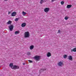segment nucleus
Listing matches in <instances>:
<instances>
[{
  "label": "nucleus",
  "mask_w": 76,
  "mask_h": 76,
  "mask_svg": "<svg viewBox=\"0 0 76 76\" xmlns=\"http://www.w3.org/2000/svg\"><path fill=\"white\" fill-rule=\"evenodd\" d=\"M33 58L36 61H39L40 58H41V56H34Z\"/></svg>",
  "instance_id": "nucleus-1"
},
{
  "label": "nucleus",
  "mask_w": 76,
  "mask_h": 76,
  "mask_svg": "<svg viewBox=\"0 0 76 76\" xmlns=\"http://www.w3.org/2000/svg\"><path fill=\"white\" fill-rule=\"evenodd\" d=\"M25 38H29L30 37V34L28 31L24 33Z\"/></svg>",
  "instance_id": "nucleus-2"
},
{
  "label": "nucleus",
  "mask_w": 76,
  "mask_h": 76,
  "mask_svg": "<svg viewBox=\"0 0 76 76\" xmlns=\"http://www.w3.org/2000/svg\"><path fill=\"white\" fill-rule=\"evenodd\" d=\"M19 69V66L15 65L13 66L12 69L15 70V69Z\"/></svg>",
  "instance_id": "nucleus-3"
},
{
  "label": "nucleus",
  "mask_w": 76,
  "mask_h": 76,
  "mask_svg": "<svg viewBox=\"0 0 76 76\" xmlns=\"http://www.w3.org/2000/svg\"><path fill=\"white\" fill-rule=\"evenodd\" d=\"M50 9L49 8H46L44 9V11L45 12L47 13L49 12Z\"/></svg>",
  "instance_id": "nucleus-4"
},
{
  "label": "nucleus",
  "mask_w": 76,
  "mask_h": 76,
  "mask_svg": "<svg viewBox=\"0 0 76 76\" xmlns=\"http://www.w3.org/2000/svg\"><path fill=\"white\" fill-rule=\"evenodd\" d=\"M9 28L10 31H12V29H13V26L11 25L9 27Z\"/></svg>",
  "instance_id": "nucleus-5"
},
{
  "label": "nucleus",
  "mask_w": 76,
  "mask_h": 76,
  "mask_svg": "<svg viewBox=\"0 0 76 76\" xmlns=\"http://www.w3.org/2000/svg\"><path fill=\"white\" fill-rule=\"evenodd\" d=\"M16 15V12H14L11 14V16H15Z\"/></svg>",
  "instance_id": "nucleus-6"
},
{
  "label": "nucleus",
  "mask_w": 76,
  "mask_h": 76,
  "mask_svg": "<svg viewBox=\"0 0 76 76\" xmlns=\"http://www.w3.org/2000/svg\"><path fill=\"white\" fill-rule=\"evenodd\" d=\"M68 58L69 60H71V61H72L73 60L72 59L73 58L72 57V56H68Z\"/></svg>",
  "instance_id": "nucleus-7"
},
{
  "label": "nucleus",
  "mask_w": 76,
  "mask_h": 76,
  "mask_svg": "<svg viewBox=\"0 0 76 76\" xmlns=\"http://www.w3.org/2000/svg\"><path fill=\"white\" fill-rule=\"evenodd\" d=\"M13 63H11L10 64L9 66L11 67V69H12L13 67Z\"/></svg>",
  "instance_id": "nucleus-8"
},
{
  "label": "nucleus",
  "mask_w": 76,
  "mask_h": 76,
  "mask_svg": "<svg viewBox=\"0 0 76 76\" xmlns=\"http://www.w3.org/2000/svg\"><path fill=\"white\" fill-rule=\"evenodd\" d=\"M25 26H26V23H23L21 24V26L22 28L25 27Z\"/></svg>",
  "instance_id": "nucleus-9"
},
{
  "label": "nucleus",
  "mask_w": 76,
  "mask_h": 76,
  "mask_svg": "<svg viewBox=\"0 0 76 76\" xmlns=\"http://www.w3.org/2000/svg\"><path fill=\"white\" fill-rule=\"evenodd\" d=\"M72 5H67V9H70V8L72 7Z\"/></svg>",
  "instance_id": "nucleus-10"
},
{
  "label": "nucleus",
  "mask_w": 76,
  "mask_h": 76,
  "mask_svg": "<svg viewBox=\"0 0 76 76\" xmlns=\"http://www.w3.org/2000/svg\"><path fill=\"white\" fill-rule=\"evenodd\" d=\"M47 56L48 57H50V56H51V55L50 53L48 52L47 55Z\"/></svg>",
  "instance_id": "nucleus-11"
},
{
  "label": "nucleus",
  "mask_w": 76,
  "mask_h": 76,
  "mask_svg": "<svg viewBox=\"0 0 76 76\" xmlns=\"http://www.w3.org/2000/svg\"><path fill=\"white\" fill-rule=\"evenodd\" d=\"M62 65H63V62L60 61L58 63V65L59 66H61Z\"/></svg>",
  "instance_id": "nucleus-12"
},
{
  "label": "nucleus",
  "mask_w": 76,
  "mask_h": 76,
  "mask_svg": "<svg viewBox=\"0 0 76 76\" xmlns=\"http://www.w3.org/2000/svg\"><path fill=\"white\" fill-rule=\"evenodd\" d=\"M7 23L8 25H10L12 23V21L9 20L8 22Z\"/></svg>",
  "instance_id": "nucleus-13"
},
{
  "label": "nucleus",
  "mask_w": 76,
  "mask_h": 76,
  "mask_svg": "<svg viewBox=\"0 0 76 76\" xmlns=\"http://www.w3.org/2000/svg\"><path fill=\"white\" fill-rule=\"evenodd\" d=\"M71 51L72 52L73 51H74V52H76V48H74L73 49L71 50Z\"/></svg>",
  "instance_id": "nucleus-14"
},
{
  "label": "nucleus",
  "mask_w": 76,
  "mask_h": 76,
  "mask_svg": "<svg viewBox=\"0 0 76 76\" xmlns=\"http://www.w3.org/2000/svg\"><path fill=\"white\" fill-rule=\"evenodd\" d=\"M19 33H20L19 31H17L15 32V35H17V34H19Z\"/></svg>",
  "instance_id": "nucleus-15"
},
{
  "label": "nucleus",
  "mask_w": 76,
  "mask_h": 76,
  "mask_svg": "<svg viewBox=\"0 0 76 76\" xmlns=\"http://www.w3.org/2000/svg\"><path fill=\"white\" fill-rule=\"evenodd\" d=\"M46 70V69H41L40 70V72H44V71H45Z\"/></svg>",
  "instance_id": "nucleus-16"
},
{
  "label": "nucleus",
  "mask_w": 76,
  "mask_h": 76,
  "mask_svg": "<svg viewBox=\"0 0 76 76\" xmlns=\"http://www.w3.org/2000/svg\"><path fill=\"white\" fill-rule=\"evenodd\" d=\"M22 14L23 16H25V15H26V13L25 12H24V11H23L22 12Z\"/></svg>",
  "instance_id": "nucleus-17"
},
{
  "label": "nucleus",
  "mask_w": 76,
  "mask_h": 76,
  "mask_svg": "<svg viewBox=\"0 0 76 76\" xmlns=\"http://www.w3.org/2000/svg\"><path fill=\"white\" fill-rule=\"evenodd\" d=\"M61 5H63V4H64V2L63 1H62L61 2Z\"/></svg>",
  "instance_id": "nucleus-18"
},
{
  "label": "nucleus",
  "mask_w": 76,
  "mask_h": 76,
  "mask_svg": "<svg viewBox=\"0 0 76 76\" xmlns=\"http://www.w3.org/2000/svg\"><path fill=\"white\" fill-rule=\"evenodd\" d=\"M18 20H19V18H16L15 20V21L16 22H17V21H18Z\"/></svg>",
  "instance_id": "nucleus-19"
},
{
  "label": "nucleus",
  "mask_w": 76,
  "mask_h": 76,
  "mask_svg": "<svg viewBox=\"0 0 76 76\" xmlns=\"http://www.w3.org/2000/svg\"><path fill=\"white\" fill-rule=\"evenodd\" d=\"M64 58H67V55H65L64 56Z\"/></svg>",
  "instance_id": "nucleus-20"
},
{
  "label": "nucleus",
  "mask_w": 76,
  "mask_h": 76,
  "mask_svg": "<svg viewBox=\"0 0 76 76\" xmlns=\"http://www.w3.org/2000/svg\"><path fill=\"white\" fill-rule=\"evenodd\" d=\"M43 2H44V1H43V0H41L40 3L41 4H42Z\"/></svg>",
  "instance_id": "nucleus-21"
},
{
  "label": "nucleus",
  "mask_w": 76,
  "mask_h": 76,
  "mask_svg": "<svg viewBox=\"0 0 76 76\" xmlns=\"http://www.w3.org/2000/svg\"><path fill=\"white\" fill-rule=\"evenodd\" d=\"M34 48V45H31L30 46V48Z\"/></svg>",
  "instance_id": "nucleus-22"
},
{
  "label": "nucleus",
  "mask_w": 76,
  "mask_h": 76,
  "mask_svg": "<svg viewBox=\"0 0 76 76\" xmlns=\"http://www.w3.org/2000/svg\"><path fill=\"white\" fill-rule=\"evenodd\" d=\"M27 54L28 55H30L31 54V53L29 52H28Z\"/></svg>",
  "instance_id": "nucleus-23"
},
{
  "label": "nucleus",
  "mask_w": 76,
  "mask_h": 76,
  "mask_svg": "<svg viewBox=\"0 0 76 76\" xmlns=\"http://www.w3.org/2000/svg\"><path fill=\"white\" fill-rule=\"evenodd\" d=\"M28 61H29V63H32V61L31 60H29Z\"/></svg>",
  "instance_id": "nucleus-24"
},
{
  "label": "nucleus",
  "mask_w": 76,
  "mask_h": 76,
  "mask_svg": "<svg viewBox=\"0 0 76 76\" xmlns=\"http://www.w3.org/2000/svg\"><path fill=\"white\" fill-rule=\"evenodd\" d=\"M56 0H51V2H52V3L54 2V1H56Z\"/></svg>",
  "instance_id": "nucleus-25"
},
{
  "label": "nucleus",
  "mask_w": 76,
  "mask_h": 76,
  "mask_svg": "<svg viewBox=\"0 0 76 76\" xmlns=\"http://www.w3.org/2000/svg\"><path fill=\"white\" fill-rule=\"evenodd\" d=\"M61 31L60 30H58V33H60Z\"/></svg>",
  "instance_id": "nucleus-26"
},
{
  "label": "nucleus",
  "mask_w": 76,
  "mask_h": 76,
  "mask_svg": "<svg viewBox=\"0 0 76 76\" xmlns=\"http://www.w3.org/2000/svg\"><path fill=\"white\" fill-rule=\"evenodd\" d=\"M10 13H11V12L10 11L8 12V14L10 15Z\"/></svg>",
  "instance_id": "nucleus-27"
},
{
  "label": "nucleus",
  "mask_w": 76,
  "mask_h": 76,
  "mask_svg": "<svg viewBox=\"0 0 76 76\" xmlns=\"http://www.w3.org/2000/svg\"><path fill=\"white\" fill-rule=\"evenodd\" d=\"M30 50H33L34 49V48H30Z\"/></svg>",
  "instance_id": "nucleus-28"
},
{
  "label": "nucleus",
  "mask_w": 76,
  "mask_h": 76,
  "mask_svg": "<svg viewBox=\"0 0 76 76\" xmlns=\"http://www.w3.org/2000/svg\"><path fill=\"white\" fill-rule=\"evenodd\" d=\"M65 20H67V17H66L65 18Z\"/></svg>",
  "instance_id": "nucleus-29"
},
{
  "label": "nucleus",
  "mask_w": 76,
  "mask_h": 76,
  "mask_svg": "<svg viewBox=\"0 0 76 76\" xmlns=\"http://www.w3.org/2000/svg\"><path fill=\"white\" fill-rule=\"evenodd\" d=\"M69 19V17H67V19Z\"/></svg>",
  "instance_id": "nucleus-30"
},
{
  "label": "nucleus",
  "mask_w": 76,
  "mask_h": 76,
  "mask_svg": "<svg viewBox=\"0 0 76 76\" xmlns=\"http://www.w3.org/2000/svg\"><path fill=\"white\" fill-rule=\"evenodd\" d=\"M25 64L24 63H23V65H25Z\"/></svg>",
  "instance_id": "nucleus-31"
},
{
  "label": "nucleus",
  "mask_w": 76,
  "mask_h": 76,
  "mask_svg": "<svg viewBox=\"0 0 76 76\" xmlns=\"http://www.w3.org/2000/svg\"><path fill=\"white\" fill-rule=\"evenodd\" d=\"M4 1H7V0H4Z\"/></svg>",
  "instance_id": "nucleus-32"
}]
</instances>
